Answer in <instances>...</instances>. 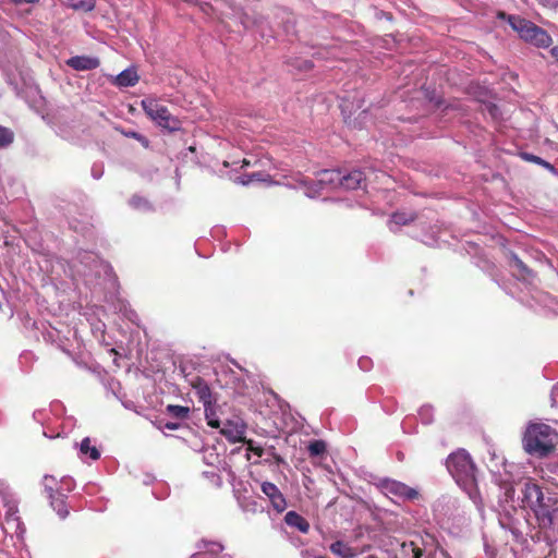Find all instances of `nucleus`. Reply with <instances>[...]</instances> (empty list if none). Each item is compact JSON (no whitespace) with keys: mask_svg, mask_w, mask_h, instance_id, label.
<instances>
[{"mask_svg":"<svg viewBox=\"0 0 558 558\" xmlns=\"http://www.w3.org/2000/svg\"><path fill=\"white\" fill-rule=\"evenodd\" d=\"M269 451H270V456L274 457V459L276 460L277 463H282L283 462V459L279 454H277L275 452V448L274 447H271L269 449Z\"/></svg>","mask_w":558,"mask_h":558,"instance_id":"obj_46","label":"nucleus"},{"mask_svg":"<svg viewBox=\"0 0 558 558\" xmlns=\"http://www.w3.org/2000/svg\"><path fill=\"white\" fill-rule=\"evenodd\" d=\"M364 104V99L361 98L357 94L353 96L352 100L349 97H343L342 102L340 105L341 111L344 116V120L349 125H353L354 128L362 129L365 125L364 119L368 114V110L364 109L359 113V117L354 120H351V116L355 113L356 110L362 109Z\"/></svg>","mask_w":558,"mask_h":558,"instance_id":"obj_11","label":"nucleus"},{"mask_svg":"<svg viewBox=\"0 0 558 558\" xmlns=\"http://www.w3.org/2000/svg\"><path fill=\"white\" fill-rule=\"evenodd\" d=\"M132 137H136V138H138V137H140V135H138L137 133H133V134H132Z\"/></svg>","mask_w":558,"mask_h":558,"instance_id":"obj_57","label":"nucleus"},{"mask_svg":"<svg viewBox=\"0 0 558 558\" xmlns=\"http://www.w3.org/2000/svg\"><path fill=\"white\" fill-rule=\"evenodd\" d=\"M395 558H397V557H395Z\"/></svg>","mask_w":558,"mask_h":558,"instance_id":"obj_59","label":"nucleus"},{"mask_svg":"<svg viewBox=\"0 0 558 558\" xmlns=\"http://www.w3.org/2000/svg\"><path fill=\"white\" fill-rule=\"evenodd\" d=\"M508 264L512 275L519 280L529 281L533 277L532 270L512 252L509 253Z\"/></svg>","mask_w":558,"mask_h":558,"instance_id":"obj_14","label":"nucleus"},{"mask_svg":"<svg viewBox=\"0 0 558 558\" xmlns=\"http://www.w3.org/2000/svg\"><path fill=\"white\" fill-rule=\"evenodd\" d=\"M119 386V383L114 381L113 379L110 381V387L113 389V386Z\"/></svg>","mask_w":558,"mask_h":558,"instance_id":"obj_54","label":"nucleus"},{"mask_svg":"<svg viewBox=\"0 0 558 558\" xmlns=\"http://www.w3.org/2000/svg\"><path fill=\"white\" fill-rule=\"evenodd\" d=\"M80 454L82 458L88 457L94 461L100 458V451L97 447L90 445V439L88 437H85L81 441Z\"/></svg>","mask_w":558,"mask_h":558,"instance_id":"obj_26","label":"nucleus"},{"mask_svg":"<svg viewBox=\"0 0 558 558\" xmlns=\"http://www.w3.org/2000/svg\"><path fill=\"white\" fill-rule=\"evenodd\" d=\"M435 409L432 404H423L418 411V418L422 424L430 425L434 422Z\"/></svg>","mask_w":558,"mask_h":558,"instance_id":"obj_30","label":"nucleus"},{"mask_svg":"<svg viewBox=\"0 0 558 558\" xmlns=\"http://www.w3.org/2000/svg\"><path fill=\"white\" fill-rule=\"evenodd\" d=\"M549 494L550 493L545 494L542 487L536 483L527 482L524 484V488L522 490L523 502L534 513V509H538L543 506V502H546Z\"/></svg>","mask_w":558,"mask_h":558,"instance_id":"obj_12","label":"nucleus"},{"mask_svg":"<svg viewBox=\"0 0 558 558\" xmlns=\"http://www.w3.org/2000/svg\"><path fill=\"white\" fill-rule=\"evenodd\" d=\"M160 424H162L161 428H167L169 430H175L180 427V423L178 422H166L163 423V420H160Z\"/></svg>","mask_w":558,"mask_h":558,"instance_id":"obj_41","label":"nucleus"},{"mask_svg":"<svg viewBox=\"0 0 558 558\" xmlns=\"http://www.w3.org/2000/svg\"><path fill=\"white\" fill-rule=\"evenodd\" d=\"M260 490L268 498L277 512L280 513L286 510L287 500L276 484L265 481L260 484Z\"/></svg>","mask_w":558,"mask_h":558,"instance_id":"obj_13","label":"nucleus"},{"mask_svg":"<svg viewBox=\"0 0 558 558\" xmlns=\"http://www.w3.org/2000/svg\"><path fill=\"white\" fill-rule=\"evenodd\" d=\"M521 157L525 161L536 163L548 170L551 174L558 177V170L556 169V167L550 162L546 161L545 159L530 153H521Z\"/></svg>","mask_w":558,"mask_h":558,"instance_id":"obj_25","label":"nucleus"},{"mask_svg":"<svg viewBox=\"0 0 558 558\" xmlns=\"http://www.w3.org/2000/svg\"><path fill=\"white\" fill-rule=\"evenodd\" d=\"M70 267L73 276L84 278L86 283H93L94 279L110 276L112 272L111 266L90 251L77 252L76 256L72 258Z\"/></svg>","mask_w":558,"mask_h":558,"instance_id":"obj_3","label":"nucleus"},{"mask_svg":"<svg viewBox=\"0 0 558 558\" xmlns=\"http://www.w3.org/2000/svg\"><path fill=\"white\" fill-rule=\"evenodd\" d=\"M248 451L251 452L247 454L248 460H251V454L262 458L265 453V450L262 447H254L252 445L248 447Z\"/></svg>","mask_w":558,"mask_h":558,"instance_id":"obj_38","label":"nucleus"},{"mask_svg":"<svg viewBox=\"0 0 558 558\" xmlns=\"http://www.w3.org/2000/svg\"><path fill=\"white\" fill-rule=\"evenodd\" d=\"M142 108L145 113L160 128L170 132L181 129V122L172 116L168 108L155 98H145L142 100Z\"/></svg>","mask_w":558,"mask_h":558,"instance_id":"obj_5","label":"nucleus"},{"mask_svg":"<svg viewBox=\"0 0 558 558\" xmlns=\"http://www.w3.org/2000/svg\"><path fill=\"white\" fill-rule=\"evenodd\" d=\"M341 180V170L326 169L319 172L316 181H307L302 179L300 184L304 189V194L307 197L314 198L322 194V191L328 186H339Z\"/></svg>","mask_w":558,"mask_h":558,"instance_id":"obj_8","label":"nucleus"},{"mask_svg":"<svg viewBox=\"0 0 558 558\" xmlns=\"http://www.w3.org/2000/svg\"><path fill=\"white\" fill-rule=\"evenodd\" d=\"M65 3L76 11L89 12L95 8V0H65Z\"/></svg>","mask_w":558,"mask_h":558,"instance_id":"obj_31","label":"nucleus"},{"mask_svg":"<svg viewBox=\"0 0 558 558\" xmlns=\"http://www.w3.org/2000/svg\"><path fill=\"white\" fill-rule=\"evenodd\" d=\"M329 549L332 554L339 556L340 558H354L355 553L352 547L345 544L342 541H336L330 544Z\"/></svg>","mask_w":558,"mask_h":558,"instance_id":"obj_24","label":"nucleus"},{"mask_svg":"<svg viewBox=\"0 0 558 558\" xmlns=\"http://www.w3.org/2000/svg\"><path fill=\"white\" fill-rule=\"evenodd\" d=\"M544 7L557 9L558 0H537Z\"/></svg>","mask_w":558,"mask_h":558,"instance_id":"obj_43","label":"nucleus"},{"mask_svg":"<svg viewBox=\"0 0 558 558\" xmlns=\"http://www.w3.org/2000/svg\"><path fill=\"white\" fill-rule=\"evenodd\" d=\"M357 365L362 371L367 372L372 368L373 361L367 356H361L359 359Z\"/></svg>","mask_w":558,"mask_h":558,"instance_id":"obj_36","label":"nucleus"},{"mask_svg":"<svg viewBox=\"0 0 558 558\" xmlns=\"http://www.w3.org/2000/svg\"><path fill=\"white\" fill-rule=\"evenodd\" d=\"M260 173H253L248 177V180L247 181H242L243 184H248L250 182H252L253 180H260Z\"/></svg>","mask_w":558,"mask_h":558,"instance_id":"obj_47","label":"nucleus"},{"mask_svg":"<svg viewBox=\"0 0 558 558\" xmlns=\"http://www.w3.org/2000/svg\"><path fill=\"white\" fill-rule=\"evenodd\" d=\"M442 504H446L448 506H452L454 507L456 505V499L449 497V496H442L441 498H439L436 504H435V509L438 510L439 507L442 505Z\"/></svg>","mask_w":558,"mask_h":558,"instance_id":"obj_37","label":"nucleus"},{"mask_svg":"<svg viewBox=\"0 0 558 558\" xmlns=\"http://www.w3.org/2000/svg\"><path fill=\"white\" fill-rule=\"evenodd\" d=\"M508 21L511 27L519 33L523 40L541 48H547L550 46L553 41L551 37L546 31L534 23L514 15H509Z\"/></svg>","mask_w":558,"mask_h":558,"instance_id":"obj_4","label":"nucleus"},{"mask_svg":"<svg viewBox=\"0 0 558 558\" xmlns=\"http://www.w3.org/2000/svg\"><path fill=\"white\" fill-rule=\"evenodd\" d=\"M166 414L178 421H183L189 417L190 409L184 405L169 404L165 410Z\"/></svg>","mask_w":558,"mask_h":558,"instance_id":"obj_28","label":"nucleus"},{"mask_svg":"<svg viewBox=\"0 0 558 558\" xmlns=\"http://www.w3.org/2000/svg\"><path fill=\"white\" fill-rule=\"evenodd\" d=\"M203 461L211 468L230 472V466L226 460L217 452L215 446H207L203 450Z\"/></svg>","mask_w":558,"mask_h":558,"instance_id":"obj_15","label":"nucleus"},{"mask_svg":"<svg viewBox=\"0 0 558 558\" xmlns=\"http://www.w3.org/2000/svg\"><path fill=\"white\" fill-rule=\"evenodd\" d=\"M216 408H218L217 409V416L218 417H227L228 416L226 411L223 410V407L218 403L217 399H216Z\"/></svg>","mask_w":558,"mask_h":558,"instance_id":"obj_45","label":"nucleus"},{"mask_svg":"<svg viewBox=\"0 0 558 558\" xmlns=\"http://www.w3.org/2000/svg\"><path fill=\"white\" fill-rule=\"evenodd\" d=\"M74 488V482L72 478H62L60 484L54 486V489H59L63 493H70Z\"/></svg>","mask_w":558,"mask_h":558,"instance_id":"obj_35","label":"nucleus"},{"mask_svg":"<svg viewBox=\"0 0 558 558\" xmlns=\"http://www.w3.org/2000/svg\"><path fill=\"white\" fill-rule=\"evenodd\" d=\"M366 180V174L360 169H354L348 173L341 171V180L339 186L347 190H356L362 186V183Z\"/></svg>","mask_w":558,"mask_h":558,"instance_id":"obj_16","label":"nucleus"},{"mask_svg":"<svg viewBox=\"0 0 558 558\" xmlns=\"http://www.w3.org/2000/svg\"><path fill=\"white\" fill-rule=\"evenodd\" d=\"M378 486L396 504L414 501L421 496L418 489L392 478L380 480Z\"/></svg>","mask_w":558,"mask_h":558,"instance_id":"obj_6","label":"nucleus"},{"mask_svg":"<svg viewBox=\"0 0 558 558\" xmlns=\"http://www.w3.org/2000/svg\"><path fill=\"white\" fill-rule=\"evenodd\" d=\"M104 174V168L101 165H94L92 168V177L99 180Z\"/></svg>","mask_w":558,"mask_h":558,"instance_id":"obj_39","label":"nucleus"},{"mask_svg":"<svg viewBox=\"0 0 558 558\" xmlns=\"http://www.w3.org/2000/svg\"><path fill=\"white\" fill-rule=\"evenodd\" d=\"M416 215L414 213H408V211H396L392 214L390 220H389V229L392 232H397L398 228L401 226H405L409 222L413 221L415 219Z\"/></svg>","mask_w":558,"mask_h":558,"instance_id":"obj_20","label":"nucleus"},{"mask_svg":"<svg viewBox=\"0 0 558 558\" xmlns=\"http://www.w3.org/2000/svg\"><path fill=\"white\" fill-rule=\"evenodd\" d=\"M47 336L49 337V339L52 338V332H48Z\"/></svg>","mask_w":558,"mask_h":558,"instance_id":"obj_58","label":"nucleus"},{"mask_svg":"<svg viewBox=\"0 0 558 558\" xmlns=\"http://www.w3.org/2000/svg\"><path fill=\"white\" fill-rule=\"evenodd\" d=\"M219 471L220 470L213 468L211 470L204 471L202 475L207 478L213 486L220 487L222 485V478L219 475Z\"/></svg>","mask_w":558,"mask_h":558,"instance_id":"obj_33","label":"nucleus"},{"mask_svg":"<svg viewBox=\"0 0 558 558\" xmlns=\"http://www.w3.org/2000/svg\"><path fill=\"white\" fill-rule=\"evenodd\" d=\"M138 82V75L133 69H125L116 76V85L119 87H131Z\"/></svg>","mask_w":558,"mask_h":558,"instance_id":"obj_22","label":"nucleus"},{"mask_svg":"<svg viewBox=\"0 0 558 558\" xmlns=\"http://www.w3.org/2000/svg\"><path fill=\"white\" fill-rule=\"evenodd\" d=\"M302 558H324L323 556L316 555L313 549L301 550Z\"/></svg>","mask_w":558,"mask_h":558,"instance_id":"obj_42","label":"nucleus"},{"mask_svg":"<svg viewBox=\"0 0 558 558\" xmlns=\"http://www.w3.org/2000/svg\"><path fill=\"white\" fill-rule=\"evenodd\" d=\"M303 64H304V68H305V69H308V68H311V66H312V64H311V62H310V61H304V62H303Z\"/></svg>","mask_w":558,"mask_h":558,"instance_id":"obj_53","label":"nucleus"},{"mask_svg":"<svg viewBox=\"0 0 558 558\" xmlns=\"http://www.w3.org/2000/svg\"><path fill=\"white\" fill-rule=\"evenodd\" d=\"M411 421L412 420L410 417H407L402 421L401 427L404 433H408V434L414 433L415 427L410 425Z\"/></svg>","mask_w":558,"mask_h":558,"instance_id":"obj_40","label":"nucleus"},{"mask_svg":"<svg viewBox=\"0 0 558 558\" xmlns=\"http://www.w3.org/2000/svg\"><path fill=\"white\" fill-rule=\"evenodd\" d=\"M40 0H10V2L14 5H23V4H35Z\"/></svg>","mask_w":558,"mask_h":558,"instance_id":"obj_44","label":"nucleus"},{"mask_svg":"<svg viewBox=\"0 0 558 558\" xmlns=\"http://www.w3.org/2000/svg\"><path fill=\"white\" fill-rule=\"evenodd\" d=\"M14 133L9 128L0 126V148H5L12 144Z\"/></svg>","mask_w":558,"mask_h":558,"instance_id":"obj_34","label":"nucleus"},{"mask_svg":"<svg viewBox=\"0 0 558 558\" xmlns=\"http://www.w3.org/2000/svg\"><path fill=\"white\" fill-rule=\"evenodd\" d=\"M66 64L75 71H89L97 69L100 61L96 57L75 56L66 61Z\"/></svg>","mask_w":558,"mask_h":558,"instance_id":"obj_17","label":"nucleus"},{"mask_svg":"<svg viewBox=\"0 0 558 558\" xmlns=\"http://www.w3.org/2000/svg\"><path fill=\"white\" fill-rule=\"evenodd\" d=\"M128 318L133 320V317H136V313L134 311H130L129 314H126Z\"/></svg>","mask_w":558,"mask_h":558,"instance_id":"obj_52","label":"nucleus"},{"mask_svg":"<svg viewBox=\"0 0 558 558\" xmlns=\"http://www.w3.org/2000/svg\"><path fill=\"white\" fill-rule=\"evenodd\" d=\"M446 468L456 483L478 506L481 497L476 486V470L469 452L464 449H459L450 453L446 460Z\"/></svg>","mask_w":558,"mask_h":558,"instance_id":"obj_2","label":"nucleus"},{"mask_svg":"<svg viewBox=\"0 0 558 558\" xmlns=\"http://www.w3.org/2000/svg\"><path fill=\"white\" fill-rule=\"evenodd\" d=\"M5 489L7 485L2 481H0V496L4 494Z\"/></svg>","mask_w":558,"mask_h":558,"instance_id":"obj_50","label":"nucleus"},{"mask_svg":"<svg viewBox=\"0 0 558 558\" xmlns=\"http://www.w3.org/2000/svg\"><path fill=\"white\" fill-rule=\"evenodd\" d=\"M206 421L210 427L219 429L232 442L241 440L244 436L245 424L238 415L218 417L217 411H215L214 420Z\"/></svg>","mask_w":558,"mask_h":558,"instance_id":"obj_7","label":"nucleus"},{"mask_svg":"<svg viewBox=\"0 0 558 558\" xmlns=\"http://www.w3.org/2000/svg\"><path fill=\"white\" fill-rule=\"evenodd\" d=\"M537 523L541 529L551 530L558 532V504L549 509L545 513H541V518L537 519Z\"/></svg>","mask_w":558,"mask_h":558,"instance_id":"obj_18","label":"nucleus"},{"mask_svg":"<svg viewBox=\"0 0 558 558\" xmlns=\"http://www.w3.org/2000/svg\"><path fill=\"white\" fill-rule=\"evenodd\" d=\"M558 446V432L548 424L530 422L522 434V448L531 457L548 458Z\"/></svg>","mask_w":558,"mask_h":558,"instance_id":"obj_1","label":"nucleus"},{"mask_svg":"<svg viewBox=\"0 0 558 558\" xmlns=\"http://www.w3.org/2000/svg\"><path fill=\"white\" fill-rule=\"evenodd\" d=\"M129 205L134 210L141 211V213H151L155 210V207L151 204V202L148 198H146L142 195H138V194H134L129 199Z\"/></svg>","mask_w":558,"mask_h":558,"instance_id":"obj_23","label":"nucleus"},{"mask_svg":"<svg viewBox=\"0 0 558 558\" xmlns=\"http://www.w3.org/2000/svg\"><path fill=\"white\" fill-rule=\"evenodd\" d=\"M284 522L287 525L295 527L302 533H307L310 530L308 522L295 511L287 512L284 515Z\"/></svg>","mask_w":558,"mask_h":558,"instance_id":"obj_21","label":"nucleus"},{"mask_svg":"<svg viewBox=\"0 0 558 558\" xmlns=\"http://www.w3.org/2000/svg\"><path fill=\"white\" fill-rule=\"evenodd\" d=\"M16 512V508L15 506H10L9 507V510H8V521L15 514Z\"/></svg>","mask_w":558,"mask_h":558,"instance_id":"obj_48","label":"nucleus"},{"mask_svg":"<svg viewBox=\"0 0 558 558\" xmlns=\"http://www.w3.org/2000/svg\"><path fill=\"white\" fill-rule=\"evenodd\" d=\"M413 553H414L413 558H421V554L418 551L413 550Z\"/></svg>","mask_w":558,"mask_h":558,"instance_id":"obj_55","label":"nucleus"},{"mask_svg":"<svg viewBox=\"0 0 558 558\" xmlns=\"http://www.w3.org/2000/svg\"><path fill=\"white\" fill-rule=\"evenodd\" d=\"M551 54L556 58V60L558 61V46L557 47H554L551 49Z\"/></svg>","mask_w":558,"mask_h":558,"instance_id":"obj_51","label":"nucleus"},{"mask_svg":"<svg viewBox=\"0 0 558 558\" xmlns=\"http://www.w3.org/2000/svg\"><path fill=\"white\" fill-rule=\"evenodd\" d=\"M223 546L217 542H209L206 544V549L194 554L191 558H231L222 554Z\"/></svg>","mask_w":558,"mask_h":558,"instance_id":"obj_19","label":"nucleus"},{"mask_svg":"<svg viewBox=\"0 0 558 558\" xmlns=\"http://www.w3.org/2000/svg\"><path fill=\"white\" fill-rule=\"evenodd\" d=\"M325 558V557H324Z\"/></svg>","mask_w":558,"mask_h":558,"instance_id":"obj_60","label":"nucleus"},{"mask_svg":"<svg viewBox=\"0 0 558 558\" xmlns=\"http://www.w3.org/2000/svg\"><path fill=\"white\" fill-rule=\"evenodd\" d=\"M41 415H43V411L41 410L35 411L34 414H33L34 418L37 420V421H40Z\"/></svg>","mask_w":558,"mask_h":558,"instance_id":"obj_49","label":"nucleus"},{"mask_svg":"<svg viewBox=\"0 0 558 558\" xmlns=\"http://www.w3.org/2000/svg\"><path fill=\"white\" fill-rule=\"evenodd\" d=\"M44 436H46V437H48V438H54V437H56V436H53V435H48V433H47V432H45V430H44Z\"/></svg>","mask_w":558,"mask_h":558,"instance_id":"obj_56","label":"nucleus"},{"mask_svg":"<svg viewBox=\"0 0 558 558\" xmlns=\"http://www.w3.org/2000/svg\"><path fill=\"white\" fill-rule=\"evenodd\" d=\"M239 506L244 512L257 513L263 511V506L253 497L239 498Z\"/></svg>","mask_w":558,"mask_h":558,"instance_id":"obj_27","label":"nucleus"},{"mask_svg":"<svg viewBox=\"0 0 558 558\" xmlns=\"http://www.w3.org/2000/svg\"><path fill=\"white\" fill-rule=\"evenodd\" d=\"M43 483L45 490L48 493L52 509L61 519H65L69 514V509L65 501L68 498L66 494L59 489H54L57 480L52 475H45Z\"/></svg>","mask_w":558,"mask_h":558,"instance_id":"obj_10","label":"nucleus"},{"mask_svg":"<svg viewBox=\"0 0 558 558\" xmlns=\"http://www.w3.org/2000/svg\"><path fill=\"white\" fill-rule=\"evenodd\" d=\"M307 450H308V454L312 458L322 457L326 453L327 445L322 439L312 440V441H310V444L307 446Z\"/></svg>","mask_w":558,"mask_h":558,"instance_id":"obj_29","label":"nucleus"},{"mask_svg":"<svg viewBox=\"0 0 558 558\" xmlns=\"http://www.w3.org/2000/svg\"><path fill=\"white\" fill-rule=\"evenodd\" d=\"M558 504V498L554 494H549V497L547 498L546 502H543V506H541L538 509H534V515L536 520L541 518V513H545L549 511L550 508L556 506Z\"/></svg>","mask_w":558,"mask_h":558,"instance_id":"obj_32","label":"nucleus"},{"mask_svg":"<svg viewBox=\"0 0 558 558\" xmlns=\"http://www.w3.org/2000/svg\"><path fill=\"white\" fill-rule=\"evenodd\" d=\"M192 389L198 401L203 404L206 420H214L216 408V395L211 391L207 381L197 376L191 380Z\"/></svg>","mask_w":558,"mask_h":558,"instance_id":"obj_9","label":"nucleus"}]
</instances>
